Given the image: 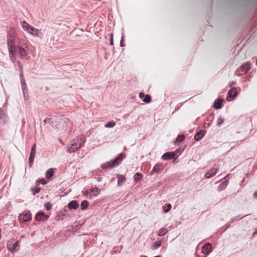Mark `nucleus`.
<instances>
[{"mask_svg": "<svg viewBox=\"0 0 257 257\" xmlns=\"http://www.w3.org/2000/svg\"><path fill=\"white\" fill-rule=\"evenodd\" d=\"M14 239H11L8 242V248L10 251H13L18 246V241L14 242Z\"/></svg>", "mask_w": 257, "mask_h": 257, "instance_id": "nucleus-8", "label": "nucleus"}, {"mask_svg": "<svg viewBox=\"0 0 257 257\" xmlns=\"http://www.w3.org/2000/svg\"><path fill=\"white\" fill-rule=\"evenodd\" d=\"M234 84H235L234 82H232V84H231V85H234Z\"/></svg>", "mask_w": 257, "mask_h": 257, "instance_id": "nucleus-42", "label": "nucleus"}, {"mask_svg": "<svg viewBox=\"0 0 257 257\" xmlns=\"http://www.w3.org/2000/svg\"><path fill=\"white\" fill-rule=\"evenodd\" d=\"M222 100L219 99H216L213 103V107L215 109H220L221 107Z\"/></svg>", "mask_w": 257, "mask_h": 257, "instance_id": "nucleus-17", "label": "nucleus"}, {"mask_svg": "<svg viewBox=\"0 0 257 257\" xmlns=\"http://www.w3.org/2000/svg\"><path fill=\"white\" fill-rule=\"evenodd\" d=\"M81 146L80 142H72L68 147L67 150L69 153H73L77 151Z\"/></svg>", "mask_w": 257, "mask_h": 257, "instance_id": "nucleus-4", "label": "nucleus"}, {"mask_svg": "<svg viewBox=\"0 0 257 257\" xmlns=\"http://www.w3.org/2000/svg\"><path fill=\"white\" fill-rule=\"evenodd\" d=\"M117 179H118V185H120L121 183H123V181L125 180V178L120 175H117Z\"/></svg>", "mask_w": 257, "mask_h": 257, "instance_id": "nucleus-27", "label": "nucleus"}, {"mask_svg": "<svg viewBox=\"0 0 257 257\" xmlns=\"http://www.w3.org/2000/svg\"><path fill=\"white\" fill-rule=\"evenodd\" d=\"M88 206V203L86 200H83L81 203V208L82 209H86Z\"/></svg>", "mask_w": 257, "mask_h": 257, "instance_id": "nucleus-26", "label": "nucleus"}, {"mask_svg": "<svg viewBox=\"0 0 257 257\" xmlns=\"http://www.w3.org/2000/svg\"><path fill=\"white\" fill-rule=\"evenodd\" d=\"M19 54L22 57H23L24 56L26 55V53L25 50L23 48H19Z\"/></svg>", "mask_w": 257, "mask_h": 257, "instance_id": "nucleus-28", "label": "nucleus"}, {"mask_svg": "<svg viewBox=\"0 0 257 257\" xmlns=\"http://www.w3.org/2000/svg\"><path fill=\"white\" fill-rule=\"evenodd\" d=\"M15 39L13 36H10L8 38V46L11 56H14V47Z\"/></svg>", "mask_w": 257, "mask_h": 257, "instance_id": "nucleus-3", "label": "nucleus"}, {"mask_svg": "<svg viewBox=\"0 0 257 257\" xmlns=\"http://www.w3.org/2000/svg\"><path fill=\"white\" fill-rule=\"evenodd\" d=\"M19 219L20 221L26 222L31 219V216L29 213H21L19 216Z\"/></svg>", "mask_w": 257, "mask_h": 257, "instance_id": "nucleus-7", "label": "nucleus"}, {"mask_svg": "<svg viewBox=\"0 0 257 257\" xmlns=\"http://www.w3.org/2000/svg\"><path fill=\"white\" fill-rule=\"evenodd\" d=\"M154 257H160L159 255L155 256Z\"/></svg>", "mask_w": 257, "mask_h": 257, "instance_id": "nucleus-43", "label": "nucleus"}, {"mask_svg": "<svg viewBox=\"0 0 257 257\" xmlns=\"http://www.w3.org/2000/svg\"><path fill=\"white\" fill-rule=\"evenodd\" d=\"M62 130H66V128H65V127H63L62 128Z\"/></svg>", "mask_w": 257, "mask_h": 257, "instance_id": "nucleus-41", "label": "nucleus"}, {"mask_svg": "<svg viewBox=\"0 0 257 257\" xmlns=\"http://www.w3.org/2000/svg\"><path fill=\"white\" fill-rule=\"evenodd\" d=\"M100 194V190L98 188H94L90 189V195L89 198L97 197Z\"/></svg>", "mask_w": 257, "mask_h": 257, "instance_id": "nucleus-11", "label": "nucleus"}, {"mask_svg": "<svg viewBox=\"0 0 257 257\" xmlns=\"http://www.w3.org/2000/svg\"><path fill=\"white\" fill-rule=\"evenodd\" d=\"M6 120V115L4 111L0 108V122L4 123Z\"/></svg>", "mask_w": 257, "mask_h": 257, "instance_id": "nucleus-20", "label": "nucleus"}, {"mask_svg": "<svg viewBox=\"0 0 257 257\" xmlns=\"http://www.w3.org/2000/svg\"><path fill=\"white\" fill-rule=\"evenodd\" d=\"M36 219L39 221H42L47 220L49 216L45 215L43 212H39L37 213L35 216Z\"/></svg>", "mask_w": 257, "mask_h": 257, "instance_id": "nucleus-6", "label": "nucleus"}, {"mask_svg": "<svg viewBox=\"0 0 257 257\" xmlns=\"http://www.w3.org/2000/svg\"><path fill=\"white\" fill-rule=\"evenodd\" d=\"M84 195L88 196L89 198L90 195V190L85 191L84 192Z\"/></svg>", "mask_w": 257, "mask_h": 257, "instance_id": "nucleus-36", "label": "nucleus"}, {"mask_svg": "<svg viewBox=\"0 0 257 257\" xmlns=\"http://www.w3.org/2000/svg\"><path fill=\"white\" fill-rule=\"evenodd\" d=\"M142 174L140 173H137L135 175V180L137 182L138 180H140L142 178Z\"/></svg>", "mask_w": 257, "mask_h": 257, "instance_id": "nucleus-29", "label": "nucleus"}, {"mask_svg": "<svg viewBox=\"0 0 257 257\" xmlns=\"http://www.w3.org/2000/svg\"><path fill=\"white\" fill-rule=\"evenodd\" d=\"M21 82L22 85V90L24 91L27 87L26 83L25 82L23 73L22 72L20 75Z\"/></svg>", "mask_w": 257, "mask_h": 257, "instance_id": "nucleus-18", "label": "nucleus"}, {"mask_svg": "<svg viewBox=\"0 0 257 257\" xmlns=\"http://www.w3.org/2000/svg\"><path fill=\"white\" fill-rule=\"evenodd\" d=\"M242 67L243 68H244L245 69H246V70H248L250 69L251 68V65L250 63H247L245 64H244L243 66H242Z\"/></svg>", "mask_w": 257, "mask_h": 257, "instance_id": "nucleus-32", "label": "nucleus"}, {"mask_svg": "<svg viewBox=\"0 0 257 257\" xmlns=\"http://www.w3.org/2000/svg\"><path fill=\"white\" fill-rule=\"evenodd\" d=\"M168 232V230L165 228H161L158 232V235L162 236L164 235Z\"/></svg>", "mask_w": 257, "mask_h": 257, "instance_id": "nucleus-25", "label": "nucleus"}, {"mask_svg": "<svg viewBox=\"0 0 257 257\" xmlns=\"http://www.w3.org/2000/svg\"><path fill=\"white\" fill-rule=\"evenodd\" d=\"M78 206V203L75 200H72L70 201L68 205V207L70 209H75L77 208Z\"/></svg>", "mask_w": 257, "mask_h": 257, "instance_id": "nucleus-15", "label": "nucleus"}, {"mask_svg": "<svg viewBox=\"0 0 257 257\" xmlns=\"http://www.w3.org/2000/svg\"><path fill=\"white\" fill-rule=\"evenodd\" d=\"M123 158L124 156L122 154H119L114 160L102 164L101 167L102 169L112 168L118 165Z\"/></svg>", "mask_w": 257, "mask_h": 257, "instance_id": "nucleus-2", "label": "nucleus"}, {"mask_svg": "<svg viewBox=\"0 0 257 257\" xmlns=\"http://www.w3.org/2000/svg\"><path fill=\"white\" fill-rule=\"evenodd\" d=\"M203 133L202 132L200 131L195 134V135L194 136V139L196 141H199L201 139V138L203 137Z\"/></svg>", "mask_w": 257, "mask_h": 257, "instance_id": "nucleus-22", "label": "nucleus"}, {"mask_svg": "<svg viewBox=\"0 0 257 257\" xmlns=\"http://www.w3.org/2000/svg\"><path fill=\"white\" fill-rule=\"evenodd\" d=\"M45 207L47 210H50L52 208V205L50 203H47L45 204Z\"/></svg>", "mask_w": 257, "mask_h": 257, "instance_id": "nucleus-33", "label": "nucleus"}, {"mask_svg": "<svg viewBox=\"0 0 257 257\" xmlns=\"http://www.w3.org/2000/svg\"><path fill=\"white\" fill-rule=\"evenodd\" d=\"M31 25L28 24L27 22L25 21H23L22 22V27L23 29V30L26 31L27 33H29L30 29L31 28Z\"/></svg>", "mask_w": 257, "mask_h": 257, "instance_id": "nucleus-16", "label": "nucleus"}, {"mask_svg": "<svg viewBox=\"0 0 257 257\" xmlns=\"http://www.w3.org/2000/svg\"><path fill=\"white\" fill-rule=\"evenodd\" d=\"M223 122V119L221 118H218L217 120V124L218 125H220L221 124H222Z\"/></svg>", "mask_w": 257, "mask_h": 257, "instance_id": "nucleus-35", "label": "nucleus"}, {"mask_svg": "<svg viewBox=\"0 0 257 257\" xmlns=\"http://www.w3.org/2000/svg\"><path fill=\"white\" fill-rule=\"evenodd\" d=\"M110 45H113V34L111 33L110 34Z\"/></svg>", "mask_w": 257, "mask_h": 257, "instance_id": "nucleus-37", "label": "nucleus"}, {"mask_svg": "<svg viewBox=\"0 0 257 257\" xmlns=\"http://www.w3.org/2000/svg\"><path fill=\"white\" fill-rule=\"evenodd\" d=\"M162 166L160 164H156L155 165L153 169V172L154 173H158L160 170L162 169Z\"/></svg>", "mask_w": 257, "mask_h": 257, "instance_id": "nucleus-23", "label": "nucleus"}, {"mask_svg": "<svg viewBox=\"0 0 257 257\" xmlns=\"http://www.w3.org/2000/svg\"><path fill=\"white\" fill-rule=\"evenodd\" d=\"M34 192H33V195H35L36 193H38L40 192V188L39 187H36L34 190Z\"/></svg>", "mask_w": 257, "mask_h": 257, "instance_id": "nucleus-34", "label": "nucleus"}, {"mask_svg": "<svg viewBox=\"0 0 257 257\" xmlns=\"http://www.w3.org/2000/svg\"><path fill=\"white\" fill-rule=\"evenodd\" d=\"M51 119H52L51 117H48L46 118L43 121L44 124L46 125H48V123L49 124H51Z\"/></svg>", "mask_w": 257, "mask_h": 257, "instance_id": "nucleus-30", "label": "nucleus"}, {"mask_svg": "<svg viewBox=\"0 0 257 257\" xmlns=\"http://www.w3.org/2000/svg\"><path fill=\"white\" fill-rule=\"evenodd\" d=\"M139 97L142 99L143 101L146 103H149L151 101V97L149 94H145L143 92L139 93Z\"/></svg>", "mask_w": 257, "mask_h": 257, "instance_id": "nucleus-9", "label": "nucleus"}, {"mask_svg": "<svg viewBox=\"0 0 257 257\" xmlns=\"http://www.w3.org/2000/svg\"><path fill=\"white\" fill-rule=\"evenodd\" d=\"M54 170L53 168H50L47 170L45 173V176L48 178H51L53 175Z\"/></svg>", "mask_w": 257, "mask_h": 257, "instance_id": "nucleus-21", "label": "nucleus"}, {"mask_svg": "<svg viewBox=\"0 0 257 257\" xmlns=\"http://www.w3.org/2000/svg\"><path fill=\"white\" fill-rule=\"evenodd\" d=\"M163 242L161 240H159L157 241L154 242L152 244V249L153 250L157 249L158 248L160 247Z\"/></svg>", "mask_w": 257, "mask_h": 257, "instance_id": "nucleus-19", "label": "nucleus"}, {"mask_svg": "<svg viewBox=\"0 0 257 257\" xmlns=\"http://www.w3.org/2000/svg\"><path fill=\"white\" fill-rule=\"evenodd\" d=\"M172 206L170 204H168L166 206L164 207V212H169L171 209Z\"/></svg>", "mask_w": 257, "mask_h": 257, "instance_id": "nucleus-31", "label": "nucleus"}, {"mask_svg": "<svg viewBox=\"0 0 257 257\" xmlns=\"http://www.w3.org/2000/svg\"><path fill=\"white\" fill-rule=\"evenodd\" d=\"M175 156L174 152H167L164 154L162 157L163 160H167L168 159H173Z\"/></svg>", "mask_w": 257, "mask_h": 257, "instance_id": "nucleus-14", "label": "nucleus"}, {"mask_svg": "<svg viewBox=\"0 0 257 257\" xmlns=\"http://www.w3.org/2000/svg\"><path fill=\"white\" fill-rule=\"evenodd\" d=\"M53 32V31L50 28H46L45 29H37L31 26L29 34L34 36V37L42 38L45 36L46 37H50L51 34Z\"/></svg>", "mask_w": 257, "mask_h": 257, "instance_id": "nucleus-1", "label": "nucleus"}, {"mask_svg": "<svg viewBox=\"0 0 257 257\" xmlns=\"http://www.w3.org/2000/svg\"><path fill=\"white\" fill-rule=\"evenodd\" d=\"M217 172V169L216 168H212L208 171V172H207L204 175V177L206 178H210L212 177L213 176L215 175L216 173Z\"/></svg>", "mask_w": 257, "mask_h": 257, "instance_id": "nucleus-12", "label": "nucleus"}, {"mask_svg": "<svg viewBox=\"0 0 257 257\" xmlns=\"http://www.w3.org/2000/svg\"><path fill=\"white\" fill-rule=\"evenodd\" d=\"M115 125V123L113 121H108L104 125L105 127H113Z\"/></svg>", "mask_w": 257, "mask_h": 257, "instance_id": "nucleus-24", "label": "nucleus"}, {"mask_svg": "<svg viewBox=\"0 0 257 257\" xmlns=\"http://www.w3.org/2000/svg\"><path fill=\"white\" fill-rule=\"evenodd\" d=\"M36 145L34 144L31 149V153L30 154V157L29 158V163L30 164H32L33 162L34 158L35 156V151H36Z\"/></svg>", "mask_w": 257, "mask_h": 257, "instance_id": "nucleus-13", "label": "nucleus"}, {"mask_svg": "<svg viewBox=\"0 0 257 257\" xmlns=\"http://www.w3.org/2000/svg\"><path fill=\"white\" fill-rule=\"evenodd\" d=\"M236 95V89L234 87H232L228 92L226 100L229 101H232Z\"/></svg>", "mask_w": 257, "mask_h": 257, "instance_id": "nucleus-5", "label": "nucleus"}, {"mask_svg": "<svg viewBox=\"0 0 257 257\" xmlns=\"http://www.w3.org/2000/svg\"><path fill=\"white\" fill-rule=\"evenodd\" d=\"M40 182L42 184H46V181L45 180V179H41L40 180Z\"/></svg>", "mask_w": 257, "mask_h": 257, "instance_id": "nucleus-38", "label": "nucleus"}, {"mask_svg": "<svg viewBox=\"0 0 257 257\" xmlns=\"http://www.w3.org/2000/svg\"><path fill=\"white\" fill-rule=\"evenodd\" d=\"M254 196L257 197V192L254 193Z\"/></svg>", "mask_w": 257, "mask_h": 257, "instance_id": "nucleus-40", "label": "nucleus"}, {"mask_svg": "<svg viewBox=\"0 0 257 257\" xmlns=\"http://www.w3.org/2000/svg\"><path fill=\"white\" fill-rule=\"evenodd\" d=\"M211 250V245L209 243L205 244L202 248V252L205 254H208Z\"/></svg>", "mask_w": 257, "mask_h": 257, "instance_id": "nucleus-10", "label": "nucleus"}, {"mask_svg": "<svg viewBox=\"0 0 257 257\" xmlns=\"http://www.w3.org/2000/svg\"><path fill=\"white\" fill-rule=\"evenodd\" d=\"M123 40V38H122V39H121V41H120V47H123V46L122 45V41Z\"/></svg>", "mask_w": 257, "mask_h": 257, "instance_id": "nucleus-39", "label": "nucleus"}]
</instances>
